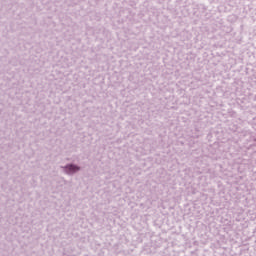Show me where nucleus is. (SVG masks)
<instances>
[{
	"label": "nucleus",
	"instance_id": "nucleus-1",
	"mask_svg": "<svg viewBox=\"0 0 256 256\" xmlns=\"http://www.w3.org/2000/svg\"><path fill=\"white\" fill-rule=\"evenodd\" d=\"M64 171L68 174V175H74V173H79V171H81V167L77 164H67L64 167Z\"/></svg>",
	"mask_w": 256,
	"mask_h": 256
}]
</instances>
